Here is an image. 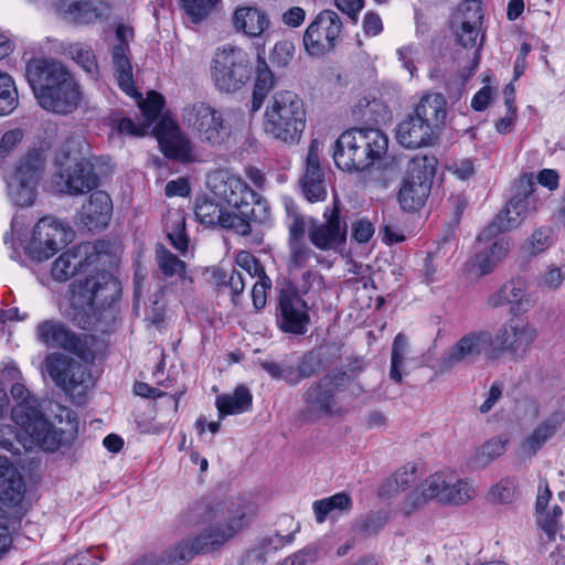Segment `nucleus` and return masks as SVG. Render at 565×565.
I'll return each mask as SVG.
<instances>
[{"label":"nucleus","mask_w":565,"mask_h":565,"mask_svg":"<svg viewBox=\"0 0 565 565\" xmlns=\"http://www.w3.org/2000/svg\"><path fill=\"white\" fill-rule=\"evenodd\" d=\"M388 149V138L376 128H350L334 142L335 166L347 172H363L381 160Z\"/></svg>","instance_id":"nucleus-3"},{"label":"nucleus","mask_w":565,"mask_h":565,"mask_svg":"<svg viewBox=\"0 0 565 565\" xmlns=\"http://www.w3.org/2000/svg\"><path fill=\"white\" fill-rule=\"evenodd\" d=\"M491 348L492 334L489 331L468 332L443 354L440 369L448 371L460 363H476L482 354L489 359Z\"/></svg>","instance_id":"nucleus-19"},{"label":"nucleus","mask_w":565,"mask_h":565,"mask_svg":"<svg viewBox=\"0 0 565 565\" xmlns=\"http://www.w3.org/2000/svg\"><path fill=\"white\" fill-rule=\"evenodd\" d=\"M258 364L273 380L284 381L289 386H297L320 372L322 355L319 351L310 350L299 356L296 363L289 360L281 362L260 360Z\"/></svg>","instance_id":"nucleus-18"},{"label":"nucleus","mask_w":565,"mask_h":565,"mask_svg":"<svg viewBox=\"0 0 565 565\" xmlns=\"http://www.w3.org/2000/svg\"><path fill=\"white\" fill-rule=\"evenodd\" d=\"M309 321L307 302L296 292L281 290L277 313V324L281 331L302 335L308 330Z\"/></svg>","instance_id":"nucleus-22"},{"label":"nucleus","mask_w":565,"mask_h":565,"mask_svg":"<svg viewBox=\"0 0 565 565\" xmlns=\"http://www.w3.org/2000/svg\"><path fill=\"white\" fill-rule=\"evenodd\" d=\"M234 25L250 38H256L269 26L267 14L252 7L239 8L234 13Z\"/></svg>","instance_id":"nucleus-30"},{"label":"nucleus","mask_w":565,"mask_h":565,"mask_svg":"<svg viewBox=\"0 0 565 565\" xmlns=\"http://www.w3.org/2000/svg\"><path fill=\"white\" fill-rule=\"evenodd\" d=\"M342 29L340 17L332 10L321 11L309 24L303 35V45L310 55H321L335 44Z\"/></svg>","instance_id":"nucleus-20"},{"label":"nucleus","mask_w":565,"mask_h":565,"mask_svg":"<svg viewBox=\"0 0 565 565\" xmlns=\"http://www.w3.org/2000/svg\"><path fill=\"white\" fill-rule=\"evenodd\" d=\"M182 8L195 23L207 17L220 0H180Z\"/></svg>","instance_id":"nucleus-53"},{"label":"nucleus","mask_w":565,"mask_h":565,"mask_svg":"<svg viewBox=\"0 0 565 565\" xmlns=\"http://www.w3.org/2000/svg\"><path fill=\"white\" fill-rule=\"evenodd\" d=\"M79 143L74 137L67 138L54 158L57 168L55 182L61 191L72 195L89 192L98 184L93 166L79 156Z\"/></svg>","instance_id":"nucleus-6"},{"label":"nucleus","mask_w":565,"mask_h":565,"mask_svg":"<svg viewBox=\"0 0 565 565\" xmlns=\"http://www.w3.org/2000/svg\"><path fill=\"white\" fill-rule=\"evenodd\" d=\"M275 86V76L271 70L268 67L266 60L258 55L256 78L254 85V92L252 97L250 111L256 113L260 109L265 98Z\"/></svg>","instance_id":"nucleus-34"},{"label":"nucleus","mask_w":565,"mask_h":565,"mask_svg":"<svg viewBox=\"0 0 565 565\" xmlns=\"http://www.w3.org/2000/svg\"><path fill=\"white\" fill-rule=\"evenodd\" d=\"M288 248L290 269H301L308 265L312 257L317 256L306 241L288 242Z\"/></svg>","instance_id":"nucleus-52"},{"label":"nucleus","mask_w":565,"mask_h":565,"mask_svg":"<svg viewBox=\"0 0 565 565\" xmlns=\"http://www.w3.org/2000/svg\"><path fill=\"white\" fill-rule=\"evenodd\" d=\"M565 281V274L558 266L551 265L540 271L535 284L542 291H556Z\"/></svg>","instance_id":"nucleus-51"},{"label":"nucleus","mask_w":565,"mask_h":565,"mask_svg":"<svg viewBox=\"0 0 565 565\" xmlns=\"http://www.w3.org/2000/svg\"><path fill=\"white\" fill-rule=\"evenodd\" d=\"M129 46L124 44H116L111 51V60L114 64L115 75L119 87L131 97H140L137 92L134 75L132 65L129 57Z\"/></svg>","instance_id":"nucleus-29"},{"label":"nucleus","mask_w":565,"mask_h":565,"mask_svg":"<svg viewBox=\"0 0 565 565\" xmlns=\"http://www.w3.org/2000/svg\"><path fill=\"white\" fill-rule=\"evenodd\" d=\"M345 381L347 376L342 373L328 374L311 383L302 394L303 416L311 419L333 415L337 406L335 395L343 391Z\"/></svg>","instance_id":"nucleus-14"},{"label":"nucleus","mask_w":565,"mask_h":565,"mask_svg":"<svg viewBox=\"0 0 565 565\" xmlns=\"http://www.w3.org/2000/svg\"><path fill=\"white\" fill-rule=\"evenodd\" d=\"M552 245V230L542 227L533 232L527 243L529 254L535 256Z\"/></svg>","instance_id":"nucleus-57"},{"label":"nucleus","mask_w":565,"mask_h":565,"mask_svg":"<svg viewBox=\"0 0 565 565\" xmlns=\"http://www.w3.org/2000/svg\"><path fill=\"white\" fill-rule=\"evenodd\" d=\"M451 481V472L439 471L430 475L399 503L401 512L405 516H409L430 500L446 503L447 487Z\"/></svg>","instance_id":"nucleus-21"},{"label":"nucleus","mask_w":565,"mask_h":565,"mask_svg":"<svg viewBox=\"0 0 565 565\" xmlns=\"http://www.w3.org/2000/svg\"><path fill=\"white\" fill-rule=\"evenodd\" d=\"M46 167V154L43 148H32L20 158L12 173L19 178L39 183Z\"/></svg>","instance_id":"nucleus-33"},{"label":"nucleus","mask_w":565,"mask_h":565,"mask_svg":"<svg viewBox=\"0 0 565 565\" xmlns=\"http://www.w3.org/2000/svg\"><path fill=\"white\" fill-rule=\"evenodd\" d=\"M413 115L436 132L445 124L447 102L439 93L426 94L416 105Z\"/></svg>","instance_id":"nucleus-28"},{"label":"nucleus","mask_w":565,"mask_h":565,"mask_svg":"<svg viewBox=\"0 0 565 565\" xmlns=\"http://www.w3.org/2000/svg\"><path fill=\"white\" fill-rule=\"evenodd\" d=\"M535 182L531 174L521 175L514 183L512 196L492 222L478 235L479 242H490L503 232L520 226L531 210L536 209Z\"/></svg>","instance_id":"nucleus-7"},{"label":"nucleus","mask_w":565,"mask_h":565,"mask_svg":"<svg viewBox=\"0 0 565 565\" xmlns=\"http://www.w3.org/2000/svg\"><path fill=\"white\" fill-rule=\"evenodd\" d=\"M173 228L168 231V238L171 245L179 250L180 253H185L188 249V237L185 234V223L182 216H177L175 220L172 221Z\"/></svg>","instance_id":"nucleus-59"},{"label":"nucleus","mask_w":565,"mask_h":565,"mask_svg":"<svg viewBox=\"0 0 565 565\" xmlns=\"http://www.w3.org/2000/svg\"><path fill=\"white\" fill-rule=\"evenodd\" d=\"M224 212L222 206L206 196L198 198L195 201L194 214L196 220L203 225H218Z\"/></svg>","instance_id":"nucleus-42"},{"label":"nucleus","mask_w":565,"mask_h":565,"mask_svg":"<svg viewBox=\"0 0 565 565\" xmlns=\"http://www.w3.org/2000/svg\"><path fill=\"white\" fill-rule=\"evenodd\" d=\"M505 445L507 440L491 438L475 451L471 458L472 465L477 468H486L505 452Z\"/></svg>","instance_id":"nucleus-41"},{"label":"nucleus","mask_w":565,"mask_h":565,"mask_svg":"<svg viewBox=\"0 0 565 565\" xmlns=\"http://www.w3.org/2000/svg\"><path fill=\"white\" fill-rule=\"evenodd\" d=\"M481 0H463L454 14V25L480 28L482 22Z\"/></svg>","instance_id":"nucleus-40"},{"label":"nucleus","mask_w":565,"mask_h":565,"mask_svg":"<svg viewBox=\"0 0 565 565\" xmlns=\"http://www.w3.org/2000/svg\"><path fill=\"white\" fill-rule=\"evenodd\" d=\"M437 159L434 156H415L408 163L397 194L401 207L407 212L418 211L427 201Z\"/></svg>","instance_id":"nucleus-8"},{"label":"nucleus","mask_w":565,"mask_h":565,"mask_svg":"<svg viewBox=\"0 0 565 565\" xmlns=\"http://www.w3.org/2000/svg\"><path fill=\"white\" fill-rule=\"evenodd\" d=\"M321 143L312 139L306 158V171L300 181L302 193L309 202L323 201L327 196L324 171L320 163Z\"/></svg>","instance_id":"nucleus-24"},{"label":"nucleus","mask_w":565,"mask_h":565,"mask_svg":"<svg viewBox=\"0 0 565 565\" xmlns=\"http://www.w3.org/2000/svg\"><path fill=\"white\" fill-rule=\"evenodd\" d=\"M38 183L19 178L11 173L7 178L8 195L10 200L19 206L32 205L35 200V189Z\"/></svg>","instance_id":"nucleus-37"},{"label":"nucleus","mask_w":565,"mask_h":565,"mask_svg":"<svg viewBox=\"0 0 565 565\" xmlns=\"http://www.w3.org/2000/svg\"><path fill=\"white\" fill-rule=\"evenodd\" d=\"M271 280L267 275L259 276L253 285L252 297L254 307L259 310L266 305V291L270 289Z\"/></svg>","instance_id":"nucleus-60"},{"label":"nucleus","mask_w":565,"mask_h":565,"mask_svg":"<svg viewBox=\"0 0 565 565\" xmlns=\"http://www.w3.org/2000/svg\"><path fill=\"white\" fill-rule=\"evenodd\" d=\"M90 249L89 244H81L61 254L52 266L53 279L66 281L77 273L84 271L93 263Z\"/></svg>","instance_id":"nucleus-26"},{"label":"nucleus","mask_w":565,"mask_h":565,"mask_svg":"<svg viewBox=\"0 0 565 565\" xmlns=\"http://www.w3.org/2000/svg\"><path fill=\"white\" fill-rule=\"evenodd\" d=\"M436 132L413 114L408 115L396 129V139L405 148L416 149L430 146Z\"/></svg>","instance_id":"nucleus-27"},{"label":"nucleus","mask_w":565,"mask_h":565,"mask_svg":"<svg viewBox=\"0 0 565 565\" xmlns=\"http://www.w3.org/2000/svg\"><path fill=\"white\" fill-rule=\"evenodd\" d=\"M68 54L90 76L98 73V64L93 49L83 43H74L68 46Z\"/></svg>","instance_id":"nucleus-46"},{"label":"nucleus","mask_w":565,"mask_h":565,"mask_svg":"<svg viewBox=\"0 0 565 565\" xmlns=\"http://www.w3.org/2000/svg\"><path fill=\"white\" fill-rule=\"evenodd\" d=\"M164 107V98L156 90L148 93L147 98L140 103V109L147 121H154Z\"/></svg>","instance_id":"nucleus-55"},{"label":"nucleus","mask_w":565,"mask_h":565,"mask_svg":"<svg viewBox=\"0 0 565 565\" xmlns=\"http://www.w3.org/2000/svg\"><path fill=\"white\" fill-rule=\"evenodd\" d=\"M23 139V131L19 128L6 131L0 140V157H8Z\"/></svg>","instance_id":"nucleus-62"},{"label":"nucleus","mask_w":565,"mask_h":565,"mask_svg":"<svg viewBox=\"0 0 565 565\" xmlns=\"http://www.w3.org/2000/svg\"><path fill=\"white\" fill-rule=\"evenodd\" d=\"M213 193L242 215L252 217L254 209L262 207L264 203L259 195L239 177L220 172L210 181Z\"/></svg>","instance_id":"nucleus-13"},{"label":"nucleus","mask_w":565,"mask_h":565,"mask_svg":"<svg viewBox=\"0 0 565 565\" xmlns=\"http://www.w3.org/2000/svg\"><path fill=\"white\" fill-rule=\"evenodd\" d=\"M518 486L515 478H503L490 489V499L497 503H512L516 497Z\"/></svg>","instance_id":"nucleus-50"},{"label":"nucleus","mask_w":565,"mask_h":565,"mask_svg":"<svg viewBox=\"0 0 565 565\" xmlns=\"http://www.w3.org/2000/svg\"><path fill=\"white\" fill-rule=\"evenodd\" d=\"M447 488L446 504H463L476 494L473 487L468 480L457 479L454 475L452 481L449 482Z\"/></svg>","instance_id":"nucleus-49"},{"label":"nucleus","mask_w":565,"mask_h":565,"mask_svg":"<svg viewBox=\"0 0 565 565\" xmlns=\"http://www.w3.org/2000/svg\"><path fill=\"white\" fill-rule=\"evenodd\" d=\"M215 404L222 419L227 415L248 412L253 405V395L246 386L239 385L232 394L218 395Z\"/></svg>","instance_id":"nucleus-31"},{"label":"nucleus","mask_w":565,"mask_h":565,"mask_svg":"<svg viewBox=\"0 0 565 565\" xmlns=\"http://www.w3.org/2000/svg\"><path fill=\"white\" fill-rule=\"evenodd\" d=\"M557 430V426L551 420L540 424L534 431L523 441L522 448L525 452L534 455L543 444Z\"/></svg>","instance_id":"nucleus-47"},{"label":"nucleus","mask_w":565,"mask_h":565,"mask_svg":"<svg viewBox=\"0 0 565 565\" xmlns=\"http://www.w3.org/2000/svg\"><path fill=\"white\" fill-rule=\"evenodd\" d=\"M306 122L302 99L291 90H280L268 100L263 129L269 138L286 146H295L302 138Z\"/></svg>","instance_id":"nucleus-4"},{"label":"nucleus","mask_w":565,"mask_h":565,"mask_svg":"<svg viewBox=\"0 0 565 565\" xmlns=\"http://www.w3.org/2000/svg\"><path fill=\"white\" fill-rule=\"evenodd\" d=\"M113 202L104 191H95L78 212V224L88 231L105 228L111 217Z\"/></svg>","instance_id":"nucleus-25"},{"label":"nucleus","mask_w":565,"mask_h":565,"mask_svg":"<svg viewBox=\"0 0 565 565\" xmlns=\"http://www.w3.org/2000/svg\"><path fill=\"white\" fill-rule=\"evenodd\" d=\"M288 223V242L305 241L306 232L309 230V221L305 216L291 209H287Z\"/></svg>","instance_id":"nucleus-56"},{"label":"nucleus","mask_w":565,"mask_h":565,"mask_svg":"<svg viewBox=\"0 0 565 565\" xmlns=\"http://www.w3.org/2000/svg\"><path fill=\"white\" fill-rule=\"evenodd\" d=\"M418 482L417 468L414 463H406L397 469L383 484L382 495L392 498L414 487Z\"/></svg>","instance_id":"nucleus-35"},{"label":"nucleus","mask_w":565,"mask_h":565,"mask_svg":"<svg viewBox=\"0 0 565 565\" xmlns=\"http://www.w3.org/2000/svg\"><path fill=\"white\" fill-rule=\"evenodd\" d=\"M257 222H260V220L256 214V209H254V215L252 217L242 215L239 212L234 213L225 211L218 226L231 230L238 235L247 236L253 232V223Z\"/></svg>","instance_id":"nucleus-43"},{"label":"nucleus","mask_w":565,"mask_h":565,"mask_svg":"<svg viewBox=\"0 0 565 565\" xmlns=\"http://www.w3.org/2000/svg\"><path fill=\"white\" fill-rule=\"evenodd\" d=\"M295 53V45L289 40H281L277 42L270 52L269 58L271 63L277 66L285 67L292 60Z\"/></svg>","instance_id":"nucleus-58"},{"label":"nucleus","mask_w":565,"mask_h":565,"mask_svg":"<svg viewBox=\"0 0 565 565\" xmlns=\"http://www.w3.org/2000/svg\"><path fill=\"white\" fill-rule=\"evenodd\" d=\"M156 259L159 269L166 278H170L174 275L183 276L185 273L184 262L172 254L163 245H159L157 247Z\"/></svg>","instance_id":"nucleus-45"},{"label":"nucleus","mask_w":565,"mask_h":565,"mask_svg":"<svg viewBox=\"0 0 565 565\" xmlns=\"http://www.w3.org/2000/svg\"><path fill=\"white\" fill-rule=\"evenodd\" d=\"M537 338L536 328L525 319H508L492 335L490 360H497L504 353L520 360L531 350Z\"/></svg>","instance_id":"nucleus-12"},{"label":"nucleus","mask_w":565,"mask_h":565,"mask_svg":"<svg viewBox=\"0 0 565 565\" xmlns=\"http://www.w3.org/2000/svg\"><path fill=\"white\" fill-rule=\"evenodd\" d=\"M43 367L55 385L71 396L81 397L95 384L86 365L58 352L47 354Z\"/></svg>","instance_id":"nucleus-10"},{"label":"nucleus","mask_w":565,"mask_h":565,"mask_svg":"<svg viewBox=\"0 0 565 565\" xmlns=\"http://www.w3.org/2000/svg\"><path fill=\"white\" fill-rule=\"evenodd\" d=\"M348 226L341 221L339 202L335 199L332 206L326 207L323 221L309 218L308 237L311 244L323 252L338 250L345 243Z\"/></svg>","instance_id":"nucleus-17"},{"label":"nucleus","mask_w":565,"mask_h":565,"mask_svg":"<svg viewBox=\"0 0 565 565\" xmlns=\"http://www.w3.org/2000/svg\"><path fill=\"white\" fill-rule=\"evenodd\" d=\"M236 265L244 270L250 278H258L266 275L263 264L252 253L241 250L235 257Z\"/></svg>","instance_id":"nucleus-54"},{"label":"nucleus","mask_w":565,"mask_h":565,"mask_svg":"<svg viewBox=\"0 0 565 565\" xmlns=\"http://www.w3.org/2000/svg\"><path fill=\"white\" fill-rule=\"evenodd\" d=\"M390 521V513L385 511H377L370 514L363 522L362 529L367 534H376Z\"/></svg>","instance_id":"nucleus-63"},{"label":"nucleus","mask_w":565,"mask_h":565,"mask_svg":"<svg viewBox=\"0 0 565 565\" xmlns=\"http://www.w3.org/2000/svg\"><path fill=\"white\" fill-rule=\"evenodd\" d=\"M408 348L407 338L403 333H398L392 345L391 370L390 376L396 383L402 382V367L405 361Z\"/></svg>","instance_id":"nucleus-48"},{"label":"nucleus","mask_w":565,"mask_h":565,"mask_svg":"<svg viewBox=\"0 0 565 565\" xmlns=\"http://www.w3.org/2000/svg\"><path fill=\"white\" fill-rule=\"evenodd\" d=\"M509 250L510 239L507 237H498L489 247L476 254L475 265L481 275H488L507 257Z\"/></svg>","instance_id":"nucleus-32"},{"label":"nucleus","mask_w":565,"mask_h":565,"mask_svg":"<svg viewBox=\"0 0 565 565\" xmlns=\"http://www.w3.org/2000/svg\"><path fill=\"white\" fill-rule=\"evenodd\" d=\"M35 337L49 349H63L84 361L94 359V352L87 344L86 337L76 334L60 320L49 319L40 322L35 328Z\"/></svg>","instance_id":"nucleus-16"},{"label":"nucleus","mask_w":565,"mask_h":565,"mask_svg":"<svg viewBox=\"0 0 565 565\" xmlns=\"http://www.w3.org/2000/svg\"><path fill=\"white\" fill-rule=\"evenodd\" d=\"M18 90L13 78L0 72V116L11 114L18 106Z\"/></svg>","instance_id":"nucleus-44"},{"label":"nucleus","mask_w":565,"mask_h":565,"mask_svg":"<svg viewBox=\"0 0 565 565\" xmlns=\"http://www.w3.org/2000/svg\"><path fill=\"white\" fill-rule=\"evenodd\" d=\"M374 225L366 218H360L352 223L351 235L358 243H366L374 234Z\"/></svg>","instance_id":"nucleus-61"},{"label":"nucleus","mask_w":565,"mask_h":565,"mask_svg":"<svg viewBox=\"0 0 565 565\" xmlns=\"http://www.w3.org/2000/svg\"><path fill=\"white\" fill-rule=\"evenodd\" d=\"M120 295L119 280L108 271L99 270L77 278L70 285L68 316L83 330L110 333L117 324L115 303Z\"/></svg>","instance_id":"nucleus-1"},{"label":"nucleus","mask_w":565,"mask_h":565,"mask_svg":"<svg viewBox=\"0 0 565 565\" xmlns=\"http://www.w3.org/2000/svg\"><path fill=\"white\" fill-rule=\"evenodd\" d=\"M164 156L173 159H188L192 153L191 141L177 127L171 128L159 138Z\"/></svg>","instance_id":"nucleus-36"},{"label":"nucleus","mask_w":565,"mask_h":565,"mask_svg":"<svg viewBox=\"0 0 565 565\" xmlns=\"http://www.w3.org/2000/svg\"><path fill=\"white\" fill-rule=\"evenodd\" d=\"M25 78L39 105L49 111L68 115L82 100V89L68 68L54 58H33L25 66Z\"/></svg>","instance_id":"nucleus-2"},{"label":"nucleus","mask_w":565,"mask_h":565,"mask_svg":"<svg viewBox=\"0 0 565 565\" xmlns=\"http://www.w3.org/2000/svg\"><path fill=\"white\" fill-rule=\"evenodd\" d=\"M527 289L529 282L525 278H512L488 297L487 306L495 309L509 305L510 313L513 316L526 313L534 306Z\"/></svg>","instance_id":"nucleus-23"},{"label":"nucleus","mask_w":565,"mask_h":565,"mask_svg":"<svg viewBox=\"0 0 565 565\" xmlns=\"http://www.w3.org/2000/svg\"><path fill=\"white\" fill-rule=\"evenodd\" d=\"M183 122L196 138L210 146H218L231 135V125L223 114L204 102L186 105L182 110Z\"/></svg>","instance_id":"nucleus-9"},{"label":"nucleus","mask_w":565,"mask_h":565,"mask_svg":"<svg viewBox=\"0 0 565 565\" xmlns=\"http://www.w3.org/2000/svg\"><path fill=\"white\" fill-rule=\"evenodd\" d=\"M97 548H89L68 558L63 565H98L103 557L97 555Z\"/></svg>","instance_id":"nucleus-64"},{"label":"nucleus","mask_w":565,"mask_h":565,"mask_svg":"<svg viewBox=\"0 0 565 565\" xmlns=\"http://www.w3.org/2000/svg\"><path fill=\"white\" fill-rule=\"evenodd\" d=\"M11 395L18 402L12 409L14 423L42 449L55 451L62 443L64 431L45 418L39 401L30 395L24 385L13 384Z\"/></svg>","instance_id":"nucleus-5"},{"label":"nucleus","mask_w":565,"mask_h":565,"mask_svg":"<svg viewBox=\"0 0 565 565\" xmlns=\"http://www.w3.org/2000/svg\"><path fill=\"white\" fill-rule=\"evenodd\" d=\"M72 232L54 217H42L34 226L25 252L35 262H44L64 246Z\"/></svg>","instance_id":"nucleus-15"},{"label":"nucleus","mask_w":565,"mask_h":565,"mask_svg":"<svg viewBox=\"0 0 565 565\" xmlns=\"http://www.w3.org/2000/svg\"><path fill=\"white\" fill-rule=\"evenodd\" d=\"M351 508L352 500L344 492H339L313 502V511L318 523L324 522L327 516L333 511H349Z\"/></svg>","instance_id":"nucleus-39"},{"label":"nucleus","mask_w":565,"mask_h":565,"mask_svg":"<svg viewBox=\"0 0 565 565\" xmlns=\"http://www.w3.org/2000/svg\"><path fill=\"white\" fill-rule=\"evenodd\" d=\"M252 74L248 54L241 47L218 49L213 58L212 77L223 92H236L246 84Z\"/></svg>","instance_id":"nucleus-11"},{"label":"nucleus","mask_w":565,"mask_h":565,"mask_svg":"<svg viewBox=\"0 0 565 565\" xmlns=\"http://www.w3.org/2000/svg\"><path fill=\"white\" fill-rule=\"evenodd\" d=\"M65 18L75 24H89L103 18L102 10L88 0L72 1L64 10Z\"/></svg>","instance_id":"nucleus-38"}]
</instances>
